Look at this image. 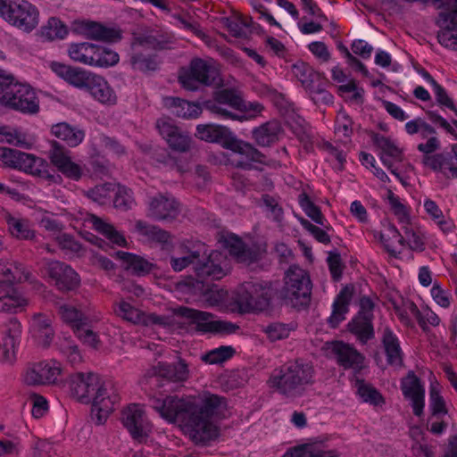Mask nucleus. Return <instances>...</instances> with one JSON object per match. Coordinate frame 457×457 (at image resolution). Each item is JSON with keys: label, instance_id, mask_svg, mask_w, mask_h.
I'll return each instance as SVG.
<instances>
[{"label": "nucleus", "instance_id": "1", "mask_svg": "<svg viewBox=\"0 0 457 457\" xmlns=\"http://www.w3.org/2000/svg\"><path fill=\"white\" fill-rule=\"evenodd\" d=\"M151 407L170 423H179L195 445H205L219 436L213 417L224 415L227 400L218 395L204 394L198 398L150 397Z\"/></svg>", "mask_w": 457, "mask_h": 457}, {"label": "nucleus", "instance_id": "2", "mask_svg": "<svg viewBox=\"0 0 457 457\" xmlns=\"http://www.w3.org/2000/svg\"><path fill=\"white\" fill-rule=\"evenodd\" d=\"M73 397L82 403H92L91 418L96 425L104 424L120 401L112 382L102 381L97 375L76 373L70 377Z\"/></svg>", "mask_w": 457, "mask_h": 457}, {"label": "nucleus", "instance_id": "3", "mask_svg": "<svg viewBox=\"0 0 457 457\" xmlns=\"http://www.w3.org/2000/svg\"><path fill=\"white\" fill-rule=\"evenodd\" d=\"M313 367L309 362L295 360L275 370L269 382L279 394L295 398L302 395L313 383Z\"/></svg>", "mask_w": 457, "mask_h": 457}, {"label": "nucleus", "instance_id": "4", "mask_svg": "<svg viewBox=\"0 0 457 457\" xmlns=\"http://www.w3.org/2000/svg\"><path fill=\"white\" fill-rule=\"evenodd\" d=\"M0 103L23 113L35 114L39 111V100L28 84L14 81L12 76L0 75Z\"/></svg>", "mask_w": 457, "mask_h": 457}, {"label": "nucleus", "instance_id": "5", "mask_svg": "<svg viewBox=\"0 0 457 457\" xmlns=\"http://www.w3.org/2000/svg\"><path fill=\"white\" fill-rule=\"evenodd\" d=\"M278 299L292 307L307 306L311 301L312 282L308 273L293 265L286 273L285 285L278 290Z\"/></svg>", "mask_w": 457, "mask_h": 457}, {"label": "nucleus", "instance_id": "6", "mask_svg": "<svg viewBox=\"0 0 457 457\" xmlns=\"http://www.w3.org/2000/svg\"><path fill=\"white\" fill-rule=\"evenodd\" d=\"M278 289L271 284L245 282L237 296L241 311L245 312L267 309L272 299L278 298Z\"/></svg>", "mask_w": 457, "mask_h": 457}, {"label": "nucleus", "instance_id": "7", "mask_svg": "<svg viewBox=\"0 0 457 457\" xmlns=\"http://www.w3.org/2000/svg\"><path fill=\"white\" fill-rule=\"evenodd\" d=\"M38 11L29 2L0 0V16L11 25L30 32L38 25Z\"/></svg>", "mask_w": 457, "mask_h": 457}, {"label": "nucleus", "instance_id": "8", "mask_svg": "<svg viewBox=\"0 0 457 457\" xmlns=\"http://www.w3.org/2000/svg\"><path fill=\"white\" fill-rule=\"evenodd\" d=\"M219 78L217 68L210 62L200 58L193 59L187 69L179 71V81L182 87L196 91L199 85L212 86Z\"/></svg>", "mask_w": 457, "mask_h": 457}, {"label": "nucleus", "instance_id": "9", "mask_svg": "<svg viewBox=\"0 0 457 457\" xmlns=\"http://www.w3.org/2000/svg\"><path fill=\"white\" fill-rule=\"evenodd\" d=\"M188 320L189 324L195 326V330L202 333H224L236 332L239 327L234 323L224 320H213L212 314L188 307H179L175 312Z\"/></svg>", "mask_w": 457, "mask_h": 457}, {"label": "nucleus", "instance_id": "10", "mask_svg": "<svg viewBox=\"0 0 457 457\" xmlns=\"http://www.w3.org/2000/svg\"><path fill=\"white\" fill-rule=\"evenodd\" d=\"M374 303L370 297L363 296L360 299V310L348 323L349 331L353 334L361 344H366L375 337L373 328Z\"/></svg>", "mask_w": 457, "mask_h": 457}, {"label": "nucleus", "instance_id": "11", "mask_svg": "<svg viewBox=\"0 0 457 457\" xmlns=\"http://www.w3.org/2000/svg\"><path fill=\"white\" fill-rule=\"evenodd\" d=\"M46 274L54 281V286L62 292L73 291L79 287L80 278L79 274L68 264L59 261H46L45 263Z\"/></svg>", "mask_w": 457, "mask_h": 457}, {"label": "nucleus", "instance_id": "12", "mask_svg": "<svg viewBox=\"0 0 457 457\" xmlns=\"http://www.w3.org/2000/svg\"><path fill=\"white\" fill-rule=\"evenodd\" d=\"M440 7H445L446 12L439 13L445 29L437 34L438 42L445 47L455 50L456 34L453 30L457 29V0H441Z\"/></svg>", "mask_w": 457, "mask_h": 457}, {"label": "nucleus", "instance_id": "13", "mask_svg": "<svg viewBox=\"0 0 457 457\" xmlns=\"http://www.w3.org/2000/svg\"><path fill=\"white\" fill-rule=\"evenodd\" d=\"M222 105H228L235 110H243L244 100L241 96L232 88H224L219 90L214 95V103L208 104L209 110L220 115L223 119L237 120L238 116L228 111Z\"/></svg>", "mask_w": 457, "mask_h": 457}, {"label": "nucleus", "instance_id": "14", "mask_svg": "<svg viewBox=\"0 0 457 457\" xmlns=\"http://www.w3.org/2000/svg\"><path fill=\"white\" fill-rule=\"evenodd\" d=\"M226 149H229L245 157V161H237L236 163L237 167L244 170H251L253 168L252 162H257L270 167L275 166L276 164L274 160L268 159L265 154L261 153L251 144L237 139L234 135Z\"/></svg>", "mask_w": 457, "mask_h": 457}, {"label": "nucleus", "instance_id": "15", "mask_svg": "<svg viewBox=\"0 0 457 457\" xmlns=\"http://www.w3.org/2000/svg\"><path fill=\"white\" fill-rule=\"evenodd\" d=\"M124 427L133 438L141 441L151 431V425L145 417L143 408L138 404H131L122 411L121 417Z\"/></svg>", "mask_w": 457, "mask_h": 457}, {"label": "nucleus", "instance_id": "16", "mask_svg": "<svg viewBox=\"0 0 457 457\" xmlns=\"http://www.w3.org/2000/svg\"><path fill=\"white\" fill-rule=\"evenodd\" d=\"M51 162L64 176L71 179L79 180L82 176V168L71 161L70 151L56 141L51 143L48 152Z\"/></svg>", "mask_w": 457, "mask_h": 457}, {"label": "nucleus", "instance_id": "17", "mask_svg": "<svg viewBox=\"0 0 457 457\" xmlns=\"http://www.w3.org/2000/svg\"><path fill=\"white\" fill-rule=\"evenodd\" d=\"M179 214V204L170 194H158L148 204V216L155 220L171 221Z\"/></svg>", "mask_w": 457, "mask_h": 457}, {"label": "nucleus", "instance_id": "18", "mask_svg": "<svg viewBox=\"0 0 457 457\" xmlns=\"http://www.w3.org/2000/svg\"><path fill=\"white\" fill-rule=\"evenodd\" d=\"M145 378H154L157 386H162L160 379H166L172 382H182L188 378V369L187 363L179 360L177 363L169 364L158 362L145 372Z\"/></svg>", "mask_w": 457, "mask_h": 457}, {"label": "nucleus", "instance_id": "19", "mask_svg": "<svg viewBox=\"0 0 457 457\" xmlns=\"http://www.w3.org/2000/svg\"><path fill=\"white\" fill-rule=\"evenodd\" d=\"M0 160L8 167L24 170L29 173H40L37 168L44 163L41 158L16 149L3 148L0 154Z\"/></svg>", "mask_w": 457, "mask_h": 457}, {"label": "nucleus", "instance_id": "20", "mask_svg": "<svg viewBox=\"0 0 457 457\" xmlns=\"http://www.w3.org/2000/svg\"><path fill=\"white\" fill-rule=\"evenodd\" d=\"M223 256L219 252H212L209 254L205 249V255L196 260L195 271L201 282L205 280H219L226 275V271L221 267Z\"/></svg>", "mask_w": 457, "mask_h": 457}, {"label": "nucleus", "instance_id": "21", "mask_svg": "<svg viewBox=\"0 0 457 457\" xmlns=\"http://www.w3.org/2000/svg\"><path fill=\"white\" fill-rule=\"evenodd\" d=\"M1 361L13 363L16 360V348L20 344L21 325L17 319L12 318L4 325Z\"/></svg>", "mask_w": 457, "mask_h": 457}, {"label": "nucleus", "instance_id": "22", "mask_svg": "<svg viewBox=\"0 0 457 457\" xmlns=\"http://www.w3.org/2000/svg\"><path fill=\"white\" fill-rule=\"evenodd\" d=\"M61 374L60 365L56 362L41 361L29 367L24 376V381L29 386L54 383Z\"/></svg>", "mask_w": 457, "mask_h": 457}, {"label": "nucleus", "instance_id": "23", "mask_svg": "<svg viewBox=\"0 0 457 457\" xmlns=\"http://www.w3.org/2000/svg\"><path fill=\"white\" fill-rule=\"evenodd\" d=\"M156 128L171 149L181 153L187 152L190 149V137L171 121L165 119L158 120Z\"/></svg>", "mask_w": 457, "mask_h": 457}, {"label": "nucleus", "instance_id": "24", "mask_svg": "<svg viewBox=\"0 0 457 457\" xmlns=\"http://www.w3.org/2000/svg\"><path fill=\"white\" fill-rule=\"evenodd\" d=\"M372 141L374 145L381 151L380 160L382 163L393 175H395L401 181L403 185H404L405 183L403 178L397 172V170L394 168L393 162L389 160V158H392L396 162H402V150L398 148L390 138L380 134H374L372 137Z\"/></svg>", "mask_w": 457, "mask_h": 457}, {"label": "nucleus", "instance_id": "25", "mask_svg": "<svg viewBox=\"0 0 457 457\" xmlns=\"http://www.w3.org/2000/svg\"><path fill=\"white\" fill-rule=\"evenodd\" d=\"M401 388L404 397L411 400L413 413L421 416L425 405V389L420 379L413 372H409L403 379Z\"/></svg>", "mask_w": 457, "mask_h": 457}, {"label": "nucleus", "instance_id": "26", "mask_svg": "<svg viewBox=\"0 0 457 457\" xmlns=\"http://www.w3.org/2000/svg\"><path fill=\"white\" fill-rule=\"evenodd\" d=\"M14 282L0 281V312L16 313L28 304V300L13 287Z\"/></svg>", "mask_w": 457, "mask_h": 457}, {"label": "nucleus", "instance_id": "27", "mask_svg": "<svg viewBox=\"0 0 457 457\" xmlns=\"http://www.w3.org/2000/svg\"><path fill=\"white\" fill-rule=\"evenodd\" d=\"M50 67L56 75L78 88L87 89L95 75L82 68L72 67L57 62H51Z\"/></svg>", "mask_w": 457, "mask_h": 457}, {"label": "nucleus", "instance_id": "28", "mask_svg": "<svg viewBox=\"0 0 457 457\" xmlns=\"http://www.w3.org/2000/svg\"><path fill=\"white\" fill-rule=\"evenodd\" d=\"M334 354L338 365L344 369L361 370L363 366L364 356L353 345L337 341L332 345Z\"/></svg>", "mask_w": 457, "mask_h": 457}, {"label": "nucleus", "instance_id": "29", "mask_svg": "<svg viewBox=\"0 0 457 457\" xmlns=\"http://www.w3.org/2000/svg\"><path fill=\"white\" fill-rule=\"evenodd\" d=\"M29 331L38 345L48 347L54 337L52 319L45 314L36 313L32 318Z\"/></svg>", "mask_w": 457, "mask_h": 457}, {"label": "nucleus", "instance_id": "30", "mask_svg": "<svg viewBox=\"0 0 457 457\" xmlns=\"http://www.w3.org/2000/svg\"><path fill=\"white\" fill-rule=\"evenodd\" d=\"M195 137L206 142L218 143L227 148L233 133L227 127L221 125L200 124L196 127Z\"/></svg>", "mask_w": 457, "mask_h": 457}, {"label": "nucleus", "instance_id": "31", "mask_svg": "<svg viewBox=\"0 0 457 457\" xmlns=\"http://www.w3.org/2000/svg\"><path fill=\"white\" fill-rule=\"evenodd\" d=\"M90 96L99 103L113 105L117 102V96L109 83L101 76L94 75L86 89Z\"/></svg>", "mask_w": 457, "mask_h": 457}, {"label": "nucleus", "instance_id": "32", "mask_svg": "<svg viewBox=\"0 0 457 457\" xmlns=\"http://www.w3.org/2000/svg\"><path fill=\"white\" fill-rule=\"evenodd\" d=\"M353 294V287L345 286L337 295L331 316L328 318V323L332 328H337L338 324L345 319V314L349 312V304Z\"/></svg>", "mask_w": 457, "mask_h": 457}, {"label": "nucleus", "instance_id": "33", "mask_svg": "<svg viewBox=\"0 0 457 457\" xmlns=\"http://www.w3.org/2000/svg\"><path fill=\"white\" fill-rule=\"evenodd\" d=\"M381 342L385 350L387 363L391 366L402 367L403 353L400 346L398 337L387 327L384 328Z\"/></svg>", "mask_w": 457, "mask_h": 457}, {"label": "nucleus", "instance_id": "34", "mask_svg": "<svg viewBox=\"0 0 457 457\" xmlns=\"http://www.w3.org/2000/svg\"><path fill=\"white\" fill-rule=\"evenodd\" d=\"M163 103L164 106L170 109L171 113L179 118H196L202 112V108L199 104L187 102L179 97H165Z\"/></svg>", "mask_w": 457, "mask_h": 457}, {"label": "nucleus", "instance_id": "35", "mask_svg": "<svg viewBox=\"0 0 457 457\" xmlns=\"http://www.w3.org/2000/svg\"><path fill=\"white\" fill-rule=\"evenodd\" d=\"M3 219L7 225L8 232L12 237L18 240H32L35 237V231L28 220L14 217L9 212H4Z\"/></svg>", "mask_w": 457, "mask_h": 457}, {"label": "nucleus", "instance_id": "36", "mask_svg": "<svg viewBox=\"0 0 457 457\" xmlns=\"http://www.w3.org/2000/svg\"><path fill=\"white\" fill-rule=\"evenodd\" d=\"M426 154L423 157V163L435 171H440L447 179H457V166H454L453 158L450 154H436L428 155Z\"/></svg>", "mask_w": 457, "mask_h": 457}, {"label": "nucleus", "instance_id": "37", "mask_svg": "<svg viewBox=\"0 0 457 457\" xmlns=\"http://www.w3.org/2000/svg\"><path fill=\"white\" fill-rule=\"evenodd\" d=\"M282 132L280 123L272 120L253 130V136L256 143L260 146H270L278 140V137Z\"/></svg>", "mask_w": 457, "mask_h": 457}, {"label": "nucleus", "instance_id": "38", "mask_svg": "<svg viewBox=\"0 0 457 457\" xmlns=\"http://www.w3.org/2000/svg\"><path fill=\"white\" fill-rule=\"evenodd\" d=\"M115 254L122 262L124 269L130 270L133 275L144 276L153 269V264L141 256L122 251H117Z\"/></svg>", "mask_w": 457, "mask_h": 457}, {"label": "nucleus", "instance_id": "39", "mask_svg": "<svg viewBox=\"0 0 457 457\" xmlns=\"http://www.w3.org/2000/svg\"><path fill=\"white\" fill-rule=\"evenodd\" d=\"M51 131L56 137L65 141L71 147L79 145L85 137V133L82 129L71 127L66 122H61L54 125Z\"/></svg>", "mask_w": 457, "mask_h": 457}, {"label": "nucleus", "instance_id": "40", "mask_svg": "<svg viewBox=\"0 0 457 457\" xmlns=\"http://www.w3.org/2000/svg\"><path fill=\"white\" fill-rule=\"evenodd\" d=\"M292 72L307 91L323 79L319 72H316L309 64L303 62L295 63L292 66Z\"/></svg>", "mask_w": 457, "mask_h": 457}, {"label": "nucleus", "instance_id": "41", "mask_svg": "<svg viewBox=\"0 0 457 457\" xmlns=\"http://www.w3.org/2000/svg\"><path fill=\"white\" fill-rule=\"evenodd\" d=\"M88 220L92 223L94 228L104 235L110 242L119 246L126 245L127 241L124 236L116 230L112 224L104 221L95 214H90Z\"/></svg>", "mask_w": 457, "mask_h": 457}, {"label": "nucleus", "instance_id": "42", "mask_svg": "<svg viewBox=\"0 0 457 457\" xmlns=\"http://www.w3.org/2000/svg\"><path fill=\"white\" fill-rule=\"evenodd\" d=\"M96 50V45L83 42L71 44L69 47L68 53L73 61L92 66Z\"/></svg>", "mask_w": 457, "mask_h": 457}, {"label": "nucleus", "instance_id": "43", "mask_svg": "<svg viewBox=\"0 0 457 457\" xmlns=\"http://www.w3.org/2000/svg\"><path fill=\"white\" fill-rule=\"evenodd\" d=\"M85 33L88 38L109 42L118 41L121 37L120 31L93 21L86 23Z\"/></svg>", "mask_w": 457, "mask_h": 457}, {"label": "nucleus", "instance_id": "44", "mask_svg": "<svg viewBox=\"0 0 457 457\" xmlns=\"http://www.w3.org/2000/svg\"><path fill=\"white\" fill-rule=\"evenodd\" d=\"M334 450H325L315 444H305L287 452L283 457H337Z\"/></svg>", "mask_w": 457, "mask_h": 457}, {"label": "nucleus", "instance_id": "45", "mask_svg": "<svg viewBox=\"0 0 457 457\" xmlns=\"http://www.w3.org/2000/svg\"><path fill=\"white\" fill-rule=\"evenodd\" d=\"M355 388L357 395L364 402L373 406H382L385 399L382 395L370 384L364 380L356 379Z\"/></svg>", "mask_w": 457, "mask_h": 457}, {"label": "nucleus", "instance_id": "46", "mask_svg": "<svg viewBox=\"0 0 457 457\" xmlns=\"http://www.w3.org/2000/svg\"><path fill=\"white\" fill-rule=\"evenodd\" d=\"M0 274L4 277L3 280L14 283H21L29 278V274L21 263L5 262L4 260H0Z\"/></svg>", "mask_w": 457, "mask_h": 457}, {"label": "nucleus", "instance_id": "47", "mask_svg": "<svg viewBox=\"0 0 457 457\" xmlns=\"http://www.w3.org/2000/svg\"><path fill=\"white\" fill-rule=\"evenodd\" d=\"M204 255H205V245L199 243L195 246V249L188 251L187 255L178 258L171 257L170 263L175 271H181L190 264L195 267L196 260Z\"/></svg>", "mask_w": 457, "mask_h": 457}, {"label": "nucleus", "instance_id": "48", "mask_svg": "<svg viewBox=\"0 0 457 457\" xmlns=\"http://www.w3.org/2000/svg\"><path fill=\"white\" fill-rule=\"evenodd\" d=\"M298 203L309 218H311L315 223L329 229V226L327 225V220L322 214L320 207L313 204L306 193H301L299 195Z\"/></svg>", "mask_w": 457, "mask_h": 457}, {"label": "nucleus", "instance_id": "49", "mask_svg": "<svg viewBox=\"0 0 457 457\" xmlns=\"http://www.w3.org/2000/svg\"><path fill=\"white\" fill-rule=\"evenodd\" d=\"M136 229L141 236L158 243H167L170 237L168 231L142 220L136 222Z\"/></svg>", "mask_w": 457, "mask_h": 457}, {"label": "nucleus", "instance_id": "50", "mask_svg": "<svg viewBox=\"0 0 457 457\" xmlns=\"http://www.w3.org/2000/svg\"><path fill=\"white\" fill-rule=\"evenodd\" d=\"M262 205L266 213V217L276 222L278 226H282L284 221V210L278 202V199L265 194L262 196Z\"/></svg>", "mask_w": 457, "mask_h": 457}, {"label": "nucleus", "instance_id": "51", "mask_svg": "<svg viewBox=\"0 0 457 457\" xmlns=\"http://www.w3.org/2000/svg\"><path fill=\"white\" fill-rule=\"evenodd\" d=\"M130 63L134 70L148 72L158 70L160 62L156 55L134 53L130 57Z\"/></svg>", "mask_w": 457, "mask_h": 457}, {"label": "nucleus", "instance_id": "52", "mask_svg": "<svg viewBox=\"0 0 457 457\" xmlns=\"http://www.w3.org/2000/svg\"><path fill=\"white\" fill-rule=\"evenodd\" d=\"M419 133L422 138H428L427 143L418 145L417 148L420 152L428 154L434 153L440 148L439 140L434 136L436 134V129L431 125L423 121Z\"/></svg>", "mask_w": 457, "mask_h": 457}, {"label": "nucleus", "instance_id": "53", "mask_svg": "<svg viewBox=\"0 0 457 457\" xmlns=\"http://www.w3.org/2000/svg\"><path fill=\"white\" fill-rule=\"evenodd\" d=\"M58 312L64 322L71 325L74 331L77 329L78 327L83 325L87 320L84 314L71 305H60Z\"/></svg>", "mask_w": 457, "mask_h": 457}, {"label": "nucleus", "instance_id": "54", "mask_svg": "<svg viewBox=\"0 0 457 457\" xmlns=\"http://www.w3.org/2000/svg\"><path fill=\"white\" fill-rule=\"evenodd\" d=\"M119 62V54L107 48L96 45V50L92 66L95 67H110L117 64Z\"/></svg>", "mask_w": 457, "mask_h": 457}, {"label": "nucleus", "instance_id": "55", "mask_svg": "<svg viewBox=\"0 0 457 457\" xmlns=\"http://www.w3.org/2000/svg\"><path fill=\"white\" fill-rule=\"evenodd\" d=\"M234 353L235 350L232 346L221 345L208 352L202 360L210 364H218L230 359Z\"/></svg>", "mask_w": 457, "mask_h": 457}, {"label": "nucleus", "instance_id": "56", "mask_svg": "<svg viewBox=\"0 0 457 457\" xmlns=\"http://www.w3.org/2000/svg\"><path fill=\"white\" fill-rule=\"evenodd\" d=\"M67 32L66 26L57 18H50L42 29V34L51 40L63 38Z\"/></svg>", "mask_w": 457, "mask_h": 457}, {"label": "nucleus", "instance_id": "57", "mask_svg": "<svg viewBox=\"0 0 457 457\" xmlns=\"http://www.w3.org/2000/svg\"><path fill=\"white\" fill-rule=\"evenodd\" d=\"M113 191L112 184L97 185L87 192V195L100 205L107 204Z\"/></svg>", "mask_w": 457, "mask_h": 457}, {"label": "nucleus", "instance_id": "58", "mask_svg": "<svg viewBox=\"0 0 457 457\" xmlns=\"http://www.w3.org/2000/svg\"><path fill=\"white\" fill-rule=\"evenodd\" d=\"M60 352L67 358L72 365L81 361L82 357L79 347L70 338H63L59 343Z\"/></svg>", "mask_w": 457, "mask_h": 457}, {"label": "nucleus", "instance_id": "59", "mask_svg": "<svg viewBox=\"0 0 457 457\" xmlns=\"http://www.w3.org/2000/svg\"><path fill=\"white\" fill-rule=\"evenodd\" d=\"M291 330H293L292 326L281 322L270 323L263 328V331L271 341L287 338Z\"/></svg>", "mask_w": 457, "mask_h": 457}, {"label": "nucleus", "instance_id": "60", "mask_svg": "<svg viewBox=\"0 0 457 457\" xmlns=\"http://www.w3.org/2000/svg\"><path fill=\"white\" fill-rule=\"evenodd\" d=\"M325 86L326 82L323 79L308 90L312 101L317 104H329L333 103V96L325 88Z\"/></svg>", "mask_w": 457, "mask_h": 457}, {"label": "nucleus", "instance_id": "61", "mask_svg": "<svg viewBox=\"0 0 457 457\" xmlns=\"http://www.w3.org/2000/svg\"><path fill=\"white\" fill-rule=\"evenodd\" d=\"M74 333L83 344L94 349L98 348L100 345L99 337L96 332L87 327V322L80 327H78Z\"/></svg>", "mask_w": 457, "mask_h": 457}, {"label": "nucleus", "instance_id": "62", "mask_svg": "<svg viewBox=\"0 0 457 457\" xmlns=\"http://www.w3.org/2000/svg\"><path fill=\"white\" fill-rule=\"evenodd\" d=\"M133 204L134 200L131 195V190L126 187H120L113 199L114 207L120 211H127L131 209Z\"/></svg>", "mask_w": 457, "mask_h": 457}, {"label": "nucleus", "instance_id": "63", "mask_svg": "<svg viewBox=\"0 0 457 457\" xmlns=\"http://www.w3.org/2000/svg\"><path fill=\"white\" fill-rule=\"evenodd\" d=\"M0 141L23 146L27 145L25 136L17 129H10L7 127H0Z\"/></svg>", "mask_w": 457, "mask_h": 457}, {"label": "nucleus", "instance_id": "64", "mask_svg": "<svg viewBox=\"0 0 457 457\" xmlns=\"http://www.w3.org/2000/svg\"><path fill=\"white\" fill-rule=\"evenodd\" d=\"M430 409L432 411V415H445L447 413V410L445 407V403L443 396L440 395L439 391L435 385H431L430 386Z\"/></svg>", "mask_w": 457, "mask_h": 457}]
</instances>
